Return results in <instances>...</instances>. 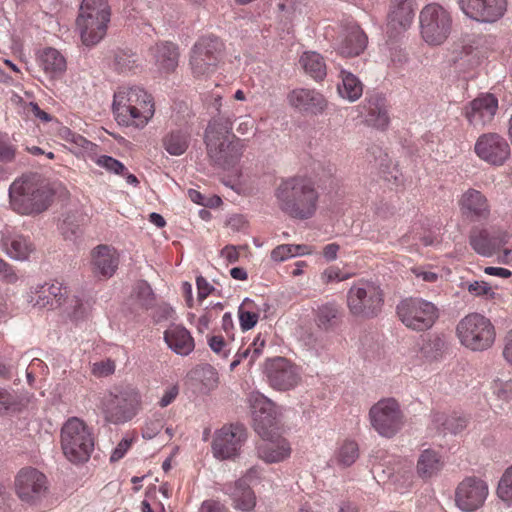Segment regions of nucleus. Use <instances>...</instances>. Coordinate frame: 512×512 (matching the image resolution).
Masks as SVG:
<instances>
[{
    "label": "nucleus",
    "instance_id": "nucleus-9",
    "mask_svg": "<svg viewBox=\"0 0 512 512\" xmlns=\"http://www.w3.org/2000/svg\"><path fill=\"white\" fill-rule=\"evenodd\" d=\"M420 35L429 46L444 44L453 31L451 11L433 2L425 5L419 13Z\"/></svg>",
    "mask_w": 512,
    "mask_h": 512
},
{
    "label": "nucleus",
    "instance_id": "nucleus-12",
    "mask_svg": "<svg viewBox=\"0 0 512 512\" xmlns=\"http://www.w3.org/2000/svg\"><path fill=\"white\" fill-rule=\"evenodd\" d=\"M400 321L414 331L430 329L438 319V308L430 301L422 298H407L396 308Z\"/></svg>",
    "mask_w": 512,
    "mask_h": 512
},
{
    "label": "nucleus",
    "instance_id": "nucleus-62",
    "mask_svg": "<svg viewBox=\"0 0 512 512\" xmlns=\"http://www.w3.org/2000/svg\"><path fill=\"white\" fill-rule=\"evenodd\" d=\"M18 280V276L9 263L0 258V281L6 283H15Z\"/></svg>",
    "mask_w": 512,
    "mask_h": 512
},
{
    "label": "nucleus",
    "instance_id": "nucleus-61",
    "mask_svg": "<svg viewBox=\"0 0 512 512\" xmlns=\"http://www.w3.org/2000/svg\"><path fill=\"white\" fill-rule=\"evenodd\" d=\"M218 381H219V377H218V373L216 372L215 369H213L210 366L202 369L201 382H202V385L207 390L215 389L218 386Z\"/></svg>",
    "mask_w": 512,
    "mask_h": 512
},
{
    "label": "nucleus",
    "instance_id": "nucleus-29",
    "mask_svg": "<svg viewBox=\"0 0 512 512\" xmlns=\"http://www.w3.org/2000/svg\"><path fill=\"white\" fill-rule=\"evenodd\" d=\"M368 37L356 24L346 27L336 43L337 52L343 57H355L366 48Z\"/></svg>",
    "mask_w": 512,
    "mask_h": 512
},
{
    "label": "nucleus",
    "instance_id": "nucleus-55",
    "mask_svg": "<svg viewBox=\"0 0 512 512\" xmlns=\"http://www.w3.org/2000/svg\"><path fill=\"white\" fill-rule=\"evenodd\" d=\"M20 410L19 402L7 390L0 388V414Z\"/></svg>",
    "mask_w": 512,
    "mask_h": 512
},
{
    "label": "nucleus",
    "instance_id": "nucleus-36",
    "mask_svg": "<svg viewBox=\"0 0 512 512\" xmlns=\"http://www.w3.org/2000/svg\"><path fill=\"white\" fill-rule=\"evenodd\" d=\"M164 340L170 349L183 356L190 354L195 347L190 332L181 325L170 326L164 332Z\"/></svg>",
    "mask_w": 512,
    "mask_h": 512
},
{
    "label": "nucleus",
    "instance_id": "nucleus-19",
    "mask_svg": "<svg viewBox=\"0 0 512 512\" xmlns=\"http://www.w3.org/2000/svg\"><path fill=\"white\" fill-rule=\"evenodd\" d=\"M474 152L489 165L502 166L510 157V146L498 133H484L476 140Z\"/></svg>",
    "mask_w": 512,
    "mask_h": 512
},
{
    "label": "nucleus",
    "instance_id": "nucleus-6",
    "mask_svg": "<svg viewBox=\"0 0 512 512\" xmlns=\"http://www.w3.org/2000/svg\"><path fill=\"white\" fill-rule=\"evenodd\" d=\"M111 20L107 0H83L76 19V28L83 45L92 47L104 39Z\"/></svg>",
    "mask_w": 512,
    "mask_h": 512
},
{
    "label": "nucleus",
    "instance_id": "nucleus-41",
    "mask_svg": "<svg viewBox=\"0 0 512 512\" xmlns=\"http://www.w3.org/2000/svg\"><path fill=\"white\" fill-rule=\"evenodd\" d=\"M432 424L437 430L444 433H459L467 426V419L464 416L452 413L435 411L432 413Z\"/></svg>",
    "mask_w": 512,
    "mask_h": 512
},
{
    "label": "nucleus",
    "instance_id": "nucleus-63",
    "mask_svg": "<svg viewBox=\"0 0 512 512\" xmlns=\"http://www.w3.org/2000/svg\"><path fill=\"white\" fill-rule=\"evenodd\" d=\"M174 310L167 304L158 305L153 314L154 321L160 323L174 318Z\"/></svg>",
    "mask_w": 512,
    "mask_h": 512
},
{
    "label": "nucleus",
    "instance_id": "nucleus-37",
    "mask_svg": "<svg viewBox=\"0 0 512 512\" xmlns=\"http://www.w3.org/2000/svg\"><path fill=\"white\" fill-rule=\"evenodd\" d=\"M224 491L232 500L235 509L246 512L254 509L256 496L249 484L244 483V480H238L233 485H226Z\"/></svg>",
    "mask_w": 512,
    "mask_h": 512
},
{
    "label": "nucleus",
    "instance_id": "nucleus-53",
    "mask_svg": "<svg viewBox=\"0 0 512 512\" xmlns=\"http://www.w3.org/2000/svg\"><path fill=\"white\" fill-rule=\"evenodd\" d=\"M95 163L99 167L104 168L106 171H108L110 173H114V174L120 175V176L126 175L125 165L122 162H120L119 160H117L111 156H107V155L99 156L96 159Z\"/></svg>",
    "mask_w": 512,
    "mask_h": 512
},
{
    "label": "nucleus",
    "instance_id": "nucleus-47",
    "mask_svg": "<svg viewBox=\"0 0 512 512\" xmlns=\"http://www.w3.org/2000/svg\"><path fill=\"white\" fill-rule=\"evenodd\" d=\"M62 305H65V312L74 321L84 319L88 315V306L77 296L66 297Z\"/></svg>",
    "mask_w": 512,
    "mask_h": 512
},
{
    "label": "nucleus",
    "instance_id": "nucleus-7",
    "mask_svg": "<svg viewBox=\"0 0 512 512\" xmlns=\"http://www.w3.org/2000/svg\"><path fill=\"white\" fill-rule=\"evenodd\" d=\"M93 429L78 417L69 418L61 429V448L72 463L87 462L94 450Z\"/></svg>",
    "mask_w": 512,
    "mask_h": 512
},
{
    "label": "nucleus",
    "instance_id": "nucleus-4",
    "mask_svg": "<svg viewBox=\"0 0 512 512\" xmlns=\"http://www.w3.org/2000/svg\"><path fill=\"white\" fill-rule=\"evenodd\" d=\"M143 400L134 386H118L107 390L100 397L97 408L104 421L121 425L133 420L142 410Z\"/></svg>",
    "mask_w": 512,
    "mask_h": 512
},
{
    "label": "nucleus",
    "instance_id": "nucleus-26",
    "mask_svg": "<svg viewBox=\"0 0 512 512\" xmlns=\"http://www.w3.org/2000/svg\"><path fill=\"white\" fill-rule=\"evenodd\" d=\"M66 294V287H63L62 283L54 281L31 287L28 293V302L40 309L53 308L63 304Z\"/></svg>",
    "mask_w": 512,
    "mask_h": 512
},
{
    "label": "nucleus",
    "instance_id": "nucleus-23",
    "mask_svg": "<svg viewBox=\"0 0 512 512\" xmlns=\"http://www.w3.org/2000/svg\"><path fill=\"white\" fill-rule=\"evenodd\" d=\"M498 109V99L491 93L479 95L463 108V115L470 125L483 128L490 123Z\"/></svg>",
    "mask_w": 512,
    "mask_h": 512
},
{
    "label": "nucleus",
    "instance_id": "nucleus-44",
    "mask_svg": "<svg viewBox=\"0 0 512 512\" xmlns=\"http://www.w3.org/2000/svg\"><path fill=\"white\" fill-rule=\"evenodd\" d=\"M359 445L357 441L346 438L338 442L333 459L341 467H349L359 458Z\"/></svg>",
    "mask_w": 512,
    "mask_h": 512
},
{
    "label": "nucleus",
    "instance_id": "nucleus-16",
    "mask_svg": "<svg viewBox=\"0 0 512 512\" xmlns=\"http://www.w3.org/2000/svg\"><path fill=\"white\" fill-rule=\"evenodd\" d=\"M489 41L485 35H467L462 39L459 50L453 53L452 63L459 71L477 67L487 57Z\"/></svg>",
    "mask_w": 512,
    "mask_h": 512
},
{
    "label": "nucleus",
    "instance_id": "nucleus-8",
    "mask_svg": "<svg viewBox=\"0 0 512 512\" xmlns=\"http://www.w3.org/2000/svg\"><path fill=\"white\" fill-rule=\"evenodd\" d=\"M456 336L462 346L473 352L490 349L496 340V328L480 313H469L456 326Z\"/></svg>",
    "mask_w": 512,
    "mask_h": 512
},
{
    "label": "nucleus",
    "instance_id": "nucleus-56",
    "mask_svg": "<svg viewBox=\"0 0 512 512\" xmlns=\"http://www.w3.org/2000/svg\"><path fill=\"white\" fill-rule=\"evenodd\" d=\"M133 442H134L133 437H128V436L124 437L116 445V447L112 450V452L110 454V459H109L110 462L115 463V462L120 461L126 455V453L130 450Z\"/></svg>",
    "mask_w": 512,
    "mask_h": 512
},
{
    "label": "nucleus",
    "instance_id": "nucleus-45",
    "mask_svg": "<svg viewBox=\"0 0 512 512\" xmlns=\"http://www.w3.org/2000/svg\"><path fill=\"white\" fill-rule=\"evenodd\" d=\"M447 348L446 341L442 336H429L421 345L420 353L428 361L440 359Z\"/></svg>",
    "mask_w": 512,
    "mask_h": 512
},
{
    "label": "nucleus",
    "instance_id": "nucleus-59",
    "mask_svg": "<svg viewBox=\"0 0 512 512\" xmlns=\"http://www.w3.org/2000/svg\"><path fill=\"white\" fill-rule=\"evenodd\" d=\"M265 347V339L261 337V335H257L250 346L242 352L243 357H248L250 355V364H252L262 353L263 348Z\"/></svg>",
    "mask_w": 512,
    "mask_h": 512
},
{
    "label": "nucleus",
    "instance_id": "nucleus-30",
    "mask_svg": "<svg viewBox=\"0 0 512 512\" xmlns=\"http://www.w3.org/2000/svg\"><path fill=\"white\" fill-rule=\"evenodd\" d=\"M363 117L366 125L385 130L390 122L386 99L380 95H372L362 104Z\"/></svg>",
    "mask_w": 512,
    "mask_h": 512
},
{
    "label": "nucleus",
    "instance_id": "nucleus-3",
    "mask_svg": "<svg viewBox=\"0 0 512 512\" xmlns=\"http://www.w3.org/2000/svg\"><path fill=\"white\" fill-rule=\"evenodd\" d=\"M112 111L119 125L141 130L154 117V97L139 86H122L114 93Z\"/></svg>",
    "mask_w": 512,
    "mask_h": 512
},
{
    "label": "nucleus",
    "instance_id": "nucleus-11",
    "mask_svg": "<svg viewBox=\"0 0 512 512\" xmlns=\"http://www.w3.org/2000/svg\"><path fill=\"white\" fill-rule=\"evenodd\" d=\"M225 45L216 36L200 37L193 45L190 53V68L196 78H204L213 74L223 58Z\"/></svg>",
    "mask_w": 512,
    "mask_h": 512
},
{
    "label": "nucleus",
    "instance_id": "nucleus-14",
    "mask_svg": "<svg viewBox=\"0 0 512 512\" xmlns=\"http://www.w3.org/2000/svg\"><path fill=\"white\" fill-rule=\"evenodd\" d=\"M247 439L246 429L239 424L224 425L216 430L211 444L213 456L219 460L236 458Z\"/></svg>",
    "mask_w": 512,
    "mask_h": 512
},
{
    "label": "nucleus",
    "instance_id": "nucleus-34",
    "mask_svg": "<svg viewBox=\"0 0 512 512\" xmlns=\"http://www.w3.org/2000/svg\"><path fill=\"white\" fill-rule=\"evenodd\" d=\"M93 272L103 277H111L119 262L116 250L107 245H99L93 249L92 253Z\"/></svg>",
    "mask_w": 512,
    "mask_h": 512
},
{
    "label": "nucleus",
    "instance_id": "nucleus-32",
    "mask_svg": "<svg viewBox=\"0 0 512 512\" xmlns=\"http://www.w3.org/2000/svg\"><path fill=\"white\" fill-rule=\"evenodd\" d=\"M315 325L324 332L335 331L343 321V311L336 301H327L318 305L314 311Z\"/></svg>",
    "mask_w": 512,
    "mask_h": 512
},
{
    "label": "nucleus",
    "instance_id": "nucleus-10",
    "mask_svg": "<svg viewBox=\"0 0 512 512\" xmlns=\"http://www.w3.org/2000/svg\"><path fill=\"white\" fill-rule=\"evenodd\" d=\"M346 304L351 315L371 319L381 312L384 293L375 282L361 279L349 288Z\"/></svg>",
    "mask_w": 512,
    "mask_h": 512
},
{
    "label": "nucleus",
    "instance_id": "nucleus-15",
    "mask_svg": "<svg viewBox=\"0 0 512 512\" xmlns=\"http://www.w3.org/2000/svg\"><path fill=\"white\" fill-rule=\"evenodd\" d=\"M14 485L19 499L29 504L41 501L48 492L46 475L32 467L22 468L15 477Z\"/></svg>",
    "mask_w": 512,
    "mask_h": 512
},
{
    "label": "nucleus",
    "instance_id": "nucleus-27",
    "mask_svg": "<svg viewBox=\"0 0 512 512\" xmlns=\"http://www.w3.org/2000/svg\"><path fill=\"white\" fill-rule=\"evenodd\" d=\"M289 105L300 112L317 114L327 105L324 96L315 89L296 88L287 95Z\"/></svg>",
    "mask_w": 512,
    "mask_h": 512
},
{
    "label": "nucleus",
    "instance_id": "nucleus-51",
    "mask_svg": "<svg viewBox=\"0 0 512 512\" xmlns=\"http://www.w3.org/2000/svg\"><path fill=\"white\" fill-rule=\"evenodd\" d=\"M353 275L347 272H344L336 265H331L323 270L320 275L321 282L324 285H329L334 282H342L348 280Z\"/></svg>",
    "mask_w": 512,
    "mask_h": 512
},
{
    "label": "nucleus",
    "instance_id": "nucleus-20",
    "mask_svg": "<svg viewBox=\"0 0 512 512\" xmlns=\"http://www.w3.org/2000/svg\"><path fill=\"white\" fill-rule=\"evenodd\" d=\"M510 240V234L501 229L491 230L474 227L470 231L469 244L479 255L490 257L501 251Z\"/></svg>",
    "mask_w": 512,
    "mask_h": 512
},
{
    "label": "nucleus",
    "instance_id": "nucleus-40",
    "mask_svg": "<svg viewBox=\"0 0 512 512\" xmlns=\"http://www.w3.org/2000/svg\"><path fill=\"white\" fill-rule=\"evenodd\" d=\"M444 467L442 456L435 450H424L417 461V473L423 479L436 476Z\"/></svg>",
    "mask_w": 512,
    "mask_h": 512
},
{
    "label": "nucleus",
    "instance_id": "nucleus-43",
    "mask_svg": "<svg viewBox=\"0 0 512 512\" xmlns=\"http://www.w3.org/2000/svg\"><path fill=\"white\" fill-rule=\"evenodd\" d=\"M299 64L314 80H323L327 74L324 58L317 52H304L299 59Z\"/></svg>",
    "mask_w": 512,
    "mask_h": 512
},
{
    "label": "nucleus",
    "instance_id": "nucleus-39",
    "mask_svg": "<svg viewBox=\"0 0 512 512\" xmlns=\"http://www.w3.org/2000/svg\"><path fill=\"white\" fill-rule=\"evenodd\" d=\"M0 246L2 250L15 260H26L34 251V245L29 237L20 234L3 237Z\"/></svg>",
    "mask_w": 512,
    "mask_h": 512
},
{
    "label": "nucleus",
    "instance_id": "nucleus-57",
    "mask_svg": "<svg viewBox=\"0 0 512 512\" xmlns=\"http://www.w3.org/2000/svg\"><path fill=\"white\" fill-rule=\"evenodd\" d=\"M115 362L111 359L101 360L92 365L91 372L96 377H107L115 372Z\"/></svg>",
    "mask_w": 512,
    "mask_h": 512
},
{
    "label": "nucleus",
    "instance_id": "nucleus-48",
    "mask_svg": "<svg viewBox=\"0 0 512 512\" xmlns=\"http://www.w3.org/2000/svg\"><path fill=\"white\" fill-rule=\"evenodd\" d=\"M252 306L253 302L246 299L239 307L238 317L240 327L243 331L253 328L258 322L259 315L257 312L251 310Z\"/></svg>",
    "mask_w": 512,
    "mask_h": 512
},
{
    "label": "nucleus",
    "instance_id": "nucleus-54",
    "mask_svg": "<svg viewBox=\"0 0 512 512\" xmlns=\"http://www.w3.org/2000/svg\"><path fill=\"white\" fill-rule=\"evenodd\" d=\"M491 389L493 394L496 395L500 400L512 399V380H501L496 379L492 382Z\"/></svg>",
    "mask_w": 512,
    "mask_h": 512
},
{
    "label": "nucleus",
    "instance_id": "nucleus-31",
    "mask_svg": "<svg viewBox=\"0 0 512 512\" xmlns=\"http://www.w3.org/2000/svg\"><path fill=\"white\" fill-rule=\"evenodd\" d=\"M414 0H391L388 28L395 33L407 30L415 15Z\"/></svg>",
    "mask_w": 512,
    "mask_h": 512
},
{
    "label": "nucleus",
    "instance_id": "nucleus-13",
    "mask_svg": "<svg viewBox=\"0 0 512 512\" xmlns=\"http://www.w3.org/2000/svg\"><path fill=\"white\" fill-rule=\"evenodd\" d=\"M369 420L379 435L392 438L402 429L404 414L398 401L394 398H384L370 408Z\"/></svg>",
    "mask_w": 512,
    "mask_h": 512
},
{
    "label": "nucleus",
    "instance_id": "nucleus-49",
    "mask_svg": "<svg viewBox=\"0 0 512 512\" xmlns=\"http://www.w3.org/2000/svg\"><path fill=\"white\" fill-rule=\"evenodd\" d=\"M136 55L130 51L118 50L114 54L113 66L120 73H126L136 66Z\"/></svg>",
    "mask_w": 512,
    "mask_h": 512
},
{
    "label": "nucleus",
    "instance_id": "nucleus-58",
    "mask_svg": "<svg viewBox=\"0 0 512 512\" xmlns=\"http://www.w3.org/2000/svg\"><path fill=\"white\" fill-rule=\"evenodd\" d=\"M222 309V304L218 303L213 308L206 310L205 313L198 319L197 329L199 332L203 333L205 330H207L209 328L210 322L218 316Z\"/></svg>",
    "mask_w": 512,
    "mask_h": 512
},
{
    "label": "nucleus",
    "instance_id": "nucleus-33",
    "mask_svg": "<svg viewBox=\"0 0 512 512\" xmlns=\"http://www.w3.org/2000/svg\"><path fill=\"white\" fill-rule=\"evenodd\" d=\"M37 63L45 75L52 80L60 79L67 69L65 56L52 47L43 48L38 52Z\"/></svg>",
    "mask_w": 512,
    "mask_h": 512
},
{
    "label": "nucleus",
    "instance_id": "nucleus-25",
    "mask_svg": "<svg viewBox=\"0 0 512 512\" xmlns=\"http://www.w3.org/2000/svg\"><path fill=\"white\" fill-rule=\"evenodd\" d=\"M261 441L257 445L260 459L266 463H277L287 459L291 454L289 442L280 435L279 429L268 431V435H259Z\"/></svg>",
    "mask_w": 512,
    "mask_h": 512
},
{
    "label": "nucleus",
    "instance_id": "nucleus-17",
    "mask_svg": "<svg viewBox=\"0 0 512 512\" xmlns=\"http://www.w3.org/2000/svg\"><path fill=\"white\" fill-rule=\"evenodd\" d=\"M488 493V485L484 480L469 476L456 487L455 504L464 512H474L484 505Z\"/></svg>",
    "mask_w": 512,
    "mask_h": 512
},
{
    "label": "nucleus",
    "instance_id": "nucleus-1",
    "mask_svg": "<svg viewBox=\"0 0 512 512\" xmlns=\"http://www.w3.org/2000/svg\"><path fill=\"white\" fill-rule=\"evenodd\" d=\"M235 115L218 113L209 123L205 131V144L209 158L219 167L229 170L238 164L244 144L232 133Z\"/></svg>",
    "mask_w": 512,
    "mask_h": 512
},
{
    "label": "nucleus",
    "instance_id": "nucleus-2",
    "mask_svg": "<svg viewBox=\"0 0 512 512\" xmlns=\"http://www.w3.org/2000/svg\"><path fill=\"white\" fill-rule=\"evenodd\" d=\"M279 209L288 216L307 220L318 208L319 192L315 182L305 176L283 179L275 190Z\"/></svg>",
    "mask_w": 512,
    "mask_h": 512
},
{
    "label": "nucleus",
    "instance_id": "nucleus-64",
    "mask_svg": "<svg viewBox=\"0 0 512 512\" xmlns=\"http://www.w3.org/2000/svg\"><path fill=\"white\" fill-rule=\"evenodd\" d=\"M199 512H228V509L219 501L208 499L202 502Z\"/></svg>",
    "mask_w": 512,
    "mask_h": 512
},
{
    "label": "nucleus",
    "instance_id": "nucleus-52",
    "mask_svg": "<svg viewBox=\"0 0 512 512\" xmlns=\"http://www.w3.org/2000/svg\"><path fill=\"white\" fill-rule=\"evenodd\" d=\"M136 296L139 301V304L145 308L146 310L152 308L155 302V296L150 285L141 281L136 285L135 288Z\"/></svg>",
    "mask_w": 512,
    "mask_h": 512
},
{
    "label": "nucleus",
    "instance_id": "nucleus-28",
    "mask_svg": "<svg viewBox=\"0 0 512 512\" xmlns=\"http://www.w3.org/2000/svg\"><path fill=\"white\" fill-rule=\"evenodd\" d=\"M151 62L160 74L173 73L179 63L178 46L172 42H158L149 49Z\"/></svg>",
    "mask_w": 512,
    "mask_h": 512
},
{
    "label": "nucleus",
    "instance_id": "nucleus-42",
    "mask_svg": "<svg viewBox=\"0 0 512 512\" xmlns=\"http://www.w3.org/2000/svg\"><path fill=\"white\" fill-rule=\"evenodd\" d=\"M341 84L338 85L339 95L350 102L358 100L363 94V84L357 76L349 71H340Z\"/></svg>",
    "mask_w": 512,
    "mask_h": 512
},
{
    "label": "nucleus",
    "instance_id": "nucleus-24",
    "mask_svg": "<svg viewBox=\"0 0 512 512\" xmlns=\"http://www.w3.org/2000/svg\"><path fill=\"white\" fill-rule=\"evenodd\" d=\"M458 206L462 216L471 221L488 220L491 215V204L487 196L474 188L460 195Z\"/></svg>",
    "mask_w": 512,
    "mask_h": 512
},
{
    "label": "nucleus",
    "instance_id": "nucleus-21",
    "mask_svg": "<svg viewBox=\"0 0 512 512\" xmlns=\"http://www.w3.org/2000/svg\"><path fill=\"white\" fill-rule=\"evenodd\" d=\"M458 3L467 17L481 23H494L507 10V0H459Z\"/></svg>",
    "mask_w": 512,
    "mask_h": 512
},
{
    "label": "nucleus",
    "instance_id": "nucleus-35",
    "mask_svg": "<svg viewBox=\"0 0 512 512\" xmlns=\"http://www.w3.org/2000/svg\"><path fill=\"white\" fill-rule=\"evenodd\" d=\"M373 157L376 165L379 168L381 177L395 186L402 184L401 173L397 165L393 163L388 154L379 146H371L367 149V159Z\"/></svg>",
    "mask_w": 512,
    "mask_h": 512
},
{
    "label": "nucleus",
    "instance_id": "nucleus-18",
    "mask_svg": "<svg viewBox=\"0 0 512 512\" xmlns=\"http://www.w3.org/2000/svg\"><path fill=\"white\" fill-rule=\"evenodd\" d=\"M249 404L253 414L254 427L258 435H268V431L279 429L280 412L278 407L259 392L249 395Z\"/></svg>",
    "mask_w": 512,
    "mask_h": 512
},
{
    "label": "nucleus",
    "instance_id": "nucleus-38",
    "mask_svg": "<svg viewBox=\"0 0 512 512\" xmlns=\"http://www.w3.org/2000/svg\"><path fill=\"white\" fill-rule=\"evenodd\" d=\"M191 133L186 128H174L167 131L161 139L162 147L172 156L183 155L189 148Z\"/></svg>",
    "mask_w": 512,
    "mask_h": 512
},
{
    "label": "nucleus",
    "instance_id": "nucleus-50",
    "mask_svg": "<svg viewBox=\"0 0 512 512\" xmlns=\"http://www.w3.org/2000/svg\"><path fill=\"white\" fill-rule=\"evenodd\" d=\"M497 496L508 506H512V466L502 475L497 487Z\"/></svg>",
    "mask_w": 512,
    "mask_h": 512
},
{
    "label": "nucleus",
    "instance_id": "nucleus-60",
    "mask_svg": "<svg viewBox=\"0 0 512 512\" xmlns=\"http://www.w3.org/2000/svg\"><path fill=\"white\" fill-rule=\"evenodd\" d=\"M179 395V386L177 384H170L163 390L162 395L159 397L158 405L165 408L172 404Z\"/></svg>",
    "mask_w": 512,
    "mask_h": 512
},
{
    "label": "nucleus",
    "instance_id": "nucleus-22",
    "mask_svg": "<svg viewBox=\"0 0 512 512\" xmlns=\"http://www.w3.org/2000/svg\"><path fill=\"white\" fill-rule=\"evenodd\" d=\"M266 374L270 385L280 391L290 390L300 381L297 366L283 357L270 360L266 365Z\"/></svg>",
    "mask_w": 512,
    "mask_h": 512
},
{
    "label": "nucleus",
    "instance_id": "nucleus-46",
    "mask_svg": "<svg viewBox=\"0 0 512 512\" xmlns=\"http://www.w3.org/2000/svg\"><path fill=\"white\" fill-rule=\"evenodd\" d=\"M59 137L70 145L71 150H89L93 143L82 135L73 132L67 127H62L58 132Z\"/></svg>",
    "mask_w": 512,
    "mask_h": 512
},
{
    "label": "nucleus",
    "instance_id": "nucleus-5",
    "mask_svg": "<svg viewBox=\"0 0 512 512\" xmlns=\"http://www.w3.org/2000/svg\"><path fill=\"white\" fill-rule=\"evenodd\" d=\"M9 197L16 212L30 215L46 210L52 202L53 192L35 175H23L11 184Z\"/></svg>",
    "mask_w": 512,
    "mask_h": 512
}]
</instances>
